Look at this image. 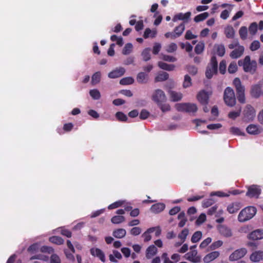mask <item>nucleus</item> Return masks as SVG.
I'll return each instance as SVG.
<instances>
[{
	"label": "nucleus",
	"mask_w": 263,
	"mask_h": 263,
	"mask_svg": "<svg viewBox=\"0 0 263 263\" xmlns=\"http://www.w3.org/2000/svg\"><path fill=\"white\" fill-rule=\"evenodd\" d=\"M238 64L242 66L243 70L252 74L255 73L257 69V62L255 60L251 61L250 57L247 55L243 60H239Z\"/></svg>",
	"instance_id": "f257e3e1"
},
{
	"label": "nucleus",
	"mask_w": 263,
	"mask_h": 263,
	"mask_svg": "<svg viewBox=\"0 0 263 263\" xmlns=\"http://www.w3.org/2000/svg\"><path fill=\"white\" fill-rule=\"evenodd\" d=\"M189 230L187 229H184L178 235V238L182 241V242H184L187 236L189 234Z\"/></svg>",
	"instance_id": "49530a36"
},
{
	"label": "nucleus",
	"mask_w": 263,
	"mask_h": 263,
	"mask_svg": "<svg viewBox=\"0 0 263 263\" xmlns=\"http://www.w3.org/2000/svg\"><path fill=\"white\" fill-rule=\"evenodd\" d=\"M185 258L194 263L200 261V257L197 256V251L196 250H191L185 255Z\"/></svg>",
	"instance_id": "9b49d317"
},
{
	"label": "nucleus",
	"mask_w": 263,
	"mask_h": 263,
	"mask_svg": "<svg viewBox=\"0 0 263 263\" xmlns=\"http://www.w3.org/2000/svg\"><path fill=\"white\" fill-rule=\"evenodd\" d=\"M204 47V44L202 43H199L195 46V52L198 54H200L202 52Z\"/></svg>",
	"instance_id": "4d7b16f0"
},
{
	"label": "nucleus",
	"mask_w": 263,
	"mask_h": 263,
	"mask_svg": "<svg viewBox=\"0 0 263 263\" xmlns=\"http://www.w3.org/2000/svg\"><path fill=\"white\" fill-rule=\"evenodd\" d=\"M50 263H61V259L58 255L53 254L50 257Z\"/></svg>",
	"instance_id": "774afa93"
},
{
	"label": "nucleus",
	"mask_w": 263,
	"mask_h": 263,
	"mask_svg": "<svg viewBox=\"0 0 263 263\" xmlns=\"http://www.w3.org/2000/svg\"><path fill=\"white\" fill-rule=\"evenodd\" d=\"M49 240L51 242L58 245H62L64 242V239L62 237L57 236L50 237Z\"/></svg>",
	"instance_id": "f704fd0d"
},
{
	"label": "nucleus",
	"mask_w": 263,
	"mask_h": 263,
	"mask_svg": "<svg viewBox=\"0 0 263 263\" xmlns=\"http://www.w3.org/2000/svg\"><path fill=\"white\" fill-rule=\"evenodd\" d=\"M177 49V46L176 44L174 43H171L167 47L166 49V51L168 53H172L176 51Z\"/></svg>",
	"instance_id": "6e6d98bb"
},
{
	"label": "nucleus",
	"mask_w": 263,
	"mask_h": 263,
	"mask_svg": "<svg viewBox=\"0 0 263 263\" xmlns=\"http://www.w3.org/2000/svg\"><path fill=\"white\" fill-rule=\"evenodd\" d=\"M223 100L229 106L232 107L236 104V98L233 89L230 87H227L223 94Z\"/></svg>",
	"instance_id": "20e7f679"
},
{
	"label": "nucleus",
	"mask_w": 263,
	"mask_h": 263,
	"mask_svg": "<svg viewBox=\"0 0 263 263\" xmlns=\"http://www.w3.org/2000/svg\"><path fill=\"white\" fill-rule=\"evenodd\" d=\"M212 241V238L210 237H208L205 239H204L202 242L200 243L199 247L201 249L205 248L208 245H209Z\"/></svg>",
	"instance_id": "69168bd1"
},
{
	"label": "nucleus",
	"mask_w": 263,
	"mask_h": 263,
	"mask_svg": "<svg viewBox=\"0 0 263 263\" xmlns=\"http://www.w3.org/2000/svg\"><path fill=\"white\" fill-rule=\"evenodd\" d=\"M165 205L162 203H157L152 205L151 211L154 213H159L165 209Z\"/></svg>",
	"instance_id": "393cba45"
},
{
	"label": "nucleus",
	"mask_w": 263,
	"mask_h": 263,
	"mask_svg": "<svg viewBox=\"0 0 263 263\" xmlns=\"http://www.w3.org/2000/svg\"><path fill=\"white\" fill-rule=\"evenodd\" d=\"M233 84L236 89L238 101L240 103H245L246 101L245 95V88L244 86L242 85L240 79L238 78H235L233 80Z\"/></svg>",
	"instance_id": "7ed1b4c3"
},
{
	"label": "nucleus",
	"mask_w": 263,
	"mask_h": 263,
	"mask_svg": "<svg viewBox=\"0 0 263 263\" xmlns=\"http://www.w3.org/2000/svg\"><path fill=\"white\" fill-rule=\"evenodd\" d=\"M176 108L178 111H182L188 113H195L198 110L196 104L191 103L177 104L176 105Z\"/></svg>",
	"instance_id": "423d86ee"
},
{
	"label": "nucleus",
	"mask_w": 263,
	"mask_h": 263,
	"mask_svg": "<svg viewBox=\"0 0 263 263\" xmlns=\"http://www.w3.org/2000/svg\"><path fill=\"white\" fill-rule=\"evenodd\" d=\"M260 44L258 41L255 40L252 42L250 45V49L251 51H255L260 48Z\"/></svg>",
	"instance_id": "5fc2aeb1"
},
{
	"label": "nucleus",
	"mask_w": 263,
	"mask_h": 263,
	"mask_svg": "<svg viewBox=\"0 0 263 263\" xmlns=\"http://www.w3.org/2000/svg\"><path fill=\"white\" fill-rule=\"evenodd\" d=\"M101 80V72L99 71L95 72L91 77V83L95 85L100 82Z\"/></svg>",
	"instance_id": "37998d69"
},
{
	"label": "nucleus",
	"mask_w": 263,
	"mask_h": 263,
	"mask_svg": "<svg viewBox=\"0 0 263 263\" xmlns=\"http://www.w3.org/2000/svg\"><path fill=\"white\" fill-rule=\"evenodd\" d=\"M219 252L218 251H213L207 255H206L203 258V261L204 262L209 263L219 256Z\"/></svg>",
	"instance_id": "aec40b11"
},
{
	"label": "nucleus",
	"mask_w": 263,
	"mask_h": 263,
	"mask_svg": "<svg viewBox=\"0 0 263 263\" xmlns=\"http://www.w3.org/2000/svg\"><path fill=\"white\" fill-rule=\"evenodd\" d=\"M125 220V217L122 215H117L113 216L111 219V221L114 224H119L124 222Z\"/></svg>",
	"instance_id": "e433bc0d"
},
{
	"label": "nucleus",
	"mask_w": 263,
	"mask_h": 263,
	"mask_svg": "<svg viewBox=\"0 0 263 263\" xmlns=\"http://www.w3.org/2000/svg\"><path fill=\"white\" fill-rule=\"evenodd\" d=\"M137 81L139 83L145 84L148 81V74L144 72H140L138 73Z\"/></svg>",
	"instance_id": "5701e85b"
},
{
	"label": "nucleus",
	"mask_w": 263,
	"mask_h": 263,
	"mask_svg": "<svg viewBox=\"0 0 263 263\" xmlns=\"http://www.w3.org/2000/svg\"><path fill=\"white\" fill-rule=\"evenodd\" d=\"M237 70V66L235 62H231L228 67V72L230 73H234Z\"/></svg>",
	"instance_id": "864d4df0"
},
{
	"label": "nucleus",
	"mask_w": 263,
	"mask_h": 263,
	"mask_svg": "<svg viewBox=\"0 0 263 263\" xmlns=\"http://www.w3.org/2000/svg\"><path fill=\"white\" fill-rule=\"evenodd\" d=\"M133 45L131 43L126 44L122 50V53L124 55L129 54L132 51Z\"/></svg>",
	"instance_id": "3c124183"
},
{
	"label": "nucleus",
	"mask_w": 263,
	"mask_h": 263,
	"mask_svg": "<svg viewBox=\"0 0 263 263\" xmlns=\"http://www.w3.org/2000/svg\"><path fill=\"white\" fill-rule=\"evenodd\" d=\"M178 219L180 220V222L178 223V227L180 228L183 227L187 221V219L185 216V213L184 212H181L178 215Z\"/></svg>",
	"instance_id": "c9c22d12"
},
{
	"label": "nucleus",
	"mask_w": 263,
	"mask_h": 263,
	"mask_svg": "<svg viewBox=\"0 0 263 263\" xmlns=\"http://www.w3.org/2000/svg\"><path fill=\"white\" fill-rule=\"evenodd\" d=\"M248 133L251 135H257L260 133L259 126L255 124H250L246 128Z\"/></svg>",
	"instance_id": "a878e982"
},
{
	"label": "nucleus",
	"mask_w": 263,
	"mask_h": 263,
	"mask_svg": "<svg viewBox=\"0 0 263 263\" xmlns=\"http://www.w3.org/2000/svg\"><path fill=\"white\" fill-rule=\"evenodd\" d=\"M157 252V249L154 245H151L146 250V257L147 259L151 258Z\"/></svg>",
	"instance_id": "bb28decb"
},
{
	"label": "nucleus",
	"mask_w": 263,
	"mask_h": 263,
	"mask_svg": "<svg viewBox=\"0 0 263 263\" xmlns=\"http://www.w3.org/2000/svg\"><path fill=\"white\" fill-rule=\"evenodd\" d=\"M157 33V32L156 30L155 29V30H151L150 28H147L144 31V32L143 34V37L144 39H147L149 37L154 38L156 36Z\"/></svg>",
	"instance_id": "473e14b6"
},
{
	"label": "nucleus",
	"mask_w": 263,
	"mask_h": 263,
	"mask_svg": "<svg viewBox=\"0 0 263 263\" xmlns=\"http://www.w3.org/2000/svg\"><path fill=\"white\" fill-rule=\"evenodd\" d=\"M218 230L220 234L224 237H228L232 236L231 229L226 226L222 225L219 226Z\"/></svg>",
	"instance_id": "b1692460"
},
{
	"label": "nucleus",
	"mask_w": 263,
	"mask_h": 263,
	"mask_svg": "<svg viewBox=\"0 0 263 263\" xmlns=\"http://www.w3.org/2000/svg\"><path fill=\"white\" fill-rule=\"evenodd\" d=\"M191 15V12L189 11L183 14L182 13H179L176 14L173 18V22H176L178 20L183 21L184 23H187Z\"/></svg>",
	"instance_id": "4468645a"
},
{
	"label": "nucleus",
	"mask_w": 263,
	"mask_h": 263,
	"mask_svg": "<svg viewBox=\"0 0 263 263\" xmlns=\"http://www.w3.org/2000/svg\"><path fill=\"white\" fill-rule=\"evenodd\" d=\"M250 258L253 262H259L263 258V252L260 251H255L250 255Z\"/></svg>",
	"instance_id": "4be33fe9"
},
{
	"label": "nucleus",
	"mask_w": 263,
	"mask_h": 263,
	"mask_svg": "<svg viewBox=\"0 0 263 263\" xmlns=\"http://www.w3.org/2000/svg\"><path fill=\"white\" fill-rule=\"evenodd\" d=\"M244 47L242 46H238V47L233 50L230 53V57L232 59H237L241 56L244 52Z\"/></svg>",
	"instance_id": "6ab92c4d"
},
{
	"label": "nucleus",
	"mask_w": 263,
	"mask_h": 263,
	"mask_svg": "<svg viewBox=\"0 0 263 263\" xmlns=\"http://www.w3.org/2000/svg\"><path fill=\"white\" fill-rule=\"evenodd\" d=\"M216 53L219 57H222L225 53V47L223 45H218L216 46Z\"/></svg>",
	"instance_id": "de8ad7c7"
},
{
	"label": "nucleus",
	"mask_w": 263,
	"mask_h": 263,
	"mask_svg": "<svg viewBox=\"0 0 263 263\" xmlns=\"http://www.w3.org/2000/svg\"><path fill=\"white\" fill-rule=\"evenodd\" d=\"M141 55L144 61H148L151 59V49L149 48H145L143 50Z\"/></svg>",
	"instance_id": "ea45409f"
},
{
	"label": "nucleus",
	"mask_w": 263,
	"mask_h": 263,
	"mask_svg": "<svg viewBox=\"0 0 263 263\" xmlns=\"http://www.w3.org/2000/svg\"><path fill=\"white\" fill-rule=\"evenodd\" d=\"M162 59L165 61L169 62H174L177 61V59L175 57L166 54L163 55Z\"/></svg>",
	"instance_id": "0e129e2a"
},
{
	"label": "nucleus",
	"mask_w": 263,
	"mask_h": 263,
	"mask_svg": "<svg viewBox=\"0 0 263 263\" xmlns=\"http://www.w3.org/2000/svg\"><path fill=\"white\" fill-rule=\"evenodd\" d=\"M215 202V200L212 198L207 199L203 201L202 205L204 208H208L212 205Z\"/></svg>",
	"instance_id": "338daca9"
},
{
	"label": "nucleus",
	"mask_w": 263,
	"mask_h": 263,
	"mask_svg": "<svg viewBox=\"0 0 263 263\" xmlns=\"http://www.w3.org/2000/svg\"><path fill=\"white\" fill-rule=\"evenodd\" d=\"M197 99L202 105H206L209 102V95L207 92L202 90L197 94Z\"/></svg>",
	"instance_id": "ddd939ff"
},
{
	"label": "nucleus",
	"mask_w": 263,
	"mask_h": 263,
	"mask_svg": "<svg viewBox=\"0 0 263 263\" xmlns=\"http://www.w3.org/2000/svg\"><path fill=\"white\" fill-rule=\"evenodd\" d=\"M224 34L228 39H233L235 36V30L231 26H228L224 29Z\"/></svg>",
	"instance_id": "cd10ccee"
},
{
	"label": "nucleus",
	"mask_w": 263,
	"mask_h": 263,
	"mask_svg": "<svg viewBox=\"0 0 263 263\" xmlns=\"http://www.w3.org/2000/svg\"><path fill=\"white\" fill-rule=\"evenodd\" d=\"M90 253L92 256L98 257L102 261H105V255L101 249L99 248H92L90 249Z\"/></svg>",
	"instance_id": "a211bd4d"
},
{
	"label": "nucleus",
	"mask_w": 263,
	"mask_h": 263,
	"mask_svg": "<svg viewBox=\"0 0 263 263\" xmlns=\"http://www.w3.org/2000/svg\"><path fill=\"white\" fill-rule=\"evenodd\" d=\"M152 100L158 105L165 102L166 97L163 91L158 89L154 92L152 96Z\"/></svg>",
	"instance_id": "6e6552de"
},
{
	"label": "nucleus",
	"mask_w": 263,
	"mask_h": 263,
	"mask_svg": "<svg viewBox=\"0 0 263 263\" xmlns=\"http://www.w3.org/2000/svg\"><path fill=\"white\" fill-rule=\"evenodd\" d=\"M168 93L170 96L171 100L173 102L179 101L182 99L183 97L182 93L175 91L170 90Z\"/></svg>",
	"instance_id": "412c9836"
},
{
	"label": "nucleus",
	"mask_w": 263,
	"mask_h": 263,
	"mask_svg": "<svg viewBox=\"0 0 263 263\" xmlns=\"http://www.w3.org/2000/svg\"><path fill=\"white\" fill-rule=\"evenodd\" d=\"M115 116L119 121L126 122L128 119L127 116L121 111L116 112Z\"/></svg>",
	"instance_id": "a18cd8bd"
},
{
	"label": "nucleus",
	"mask_w": 263,
	"mask_h": 263,
	"mask_svg": "<svg viewBox=\"0 0 263 263\" xmlns=\"http://www.w3.org/2000/svg\"><path fill=\"white\" fill-rule=\"evenodd\" d=\"M257 24L256 22H253L250 25L248 30L251 35H254L257 31Z\"/></svg>",
	"instance_id": "a19ab883"
},
{
	"label": "nucleus",
	"mask_w": 263,
	"mask_h": 263,
	"mask_svg": "<svg viewBox=\"0 0 263 263\" xmlns=\"http://www.w3.org/2000/svg\"><path fill=\"white\" fill-rule=\"evenodd\" d=\"M219 72L220 73L223 74L226 71V62L225 60H222L219 64Z\"/></svg>",
	"instance_id": "bf43d9fd"
},
{
	"label": "nucleus",
	"mask_w": 263,
	"mask_h": 263,
	"mask_svg": "<svg viewBox=\"0 0 263 263\" xmlns=\"http://www.w3.org/2000/svg\"><path fill=\"white\" fill-rule=\"evenodd\" d=\"M218 72V62L216 57L212 56L210 64L207 66L205 71V76L208 79H211L214 74Z\"/></svg>",
	"instance_id": "39448f33"
},
{
	"label": "nucleus",
	"mask_w": 263,
	"mask_h": 263,
	"mask_svg": "<svg viewBox=\"0 0 263 263\" xmlns=\"http://www.w3.org/2000/svg\"><path fill=\"white\" fill-rule=\"evenodd\" d=\"M123 204V202L122 201H118L116 202H114L113 203L110 204L108 206V209L109 210H112L116 208H117L118 207L121 206Z\"/></svg>",
	"instance_id": "680f3d73"
},
{
	"label": "nucleus",
	"mask_w": 263,
	"mask_h": 263,
	"mask_svg": "<svg viewBox=\"0 0 263 263\" xmlns=\"http://www.w3.org/2000/svg\"><path fill=\"white\" fill-rule=\"evenodd\" d=\"M185 30V25L184 23H181L179 26L176 27L174 29V32L177 36L179 37L181 35Z\"/></svg>",
	"instance_id": "72a5a7b5"
},
{
	"label": "nucleus",
	"mask_w": 263,
	"mask_h": 263,
	"mask_svg": "<svg viewBox=\"0 0 263 263\" xmlns=\"http://www.w3.org/2000/svg\"><path fill=\"white\" fill-rule=\"evenodd\" d=\"M169 74L166 72H161L159 73L155 78L156 82H162L165 81L168 79Z\"/></svg>",
	"instance_id": "2f4dec72"
},
{
	"label": "nucleus",
	"mask_w": 263,
	"mask_h": 263,
	"mask_svg": "<svg viewBox=\"0 0 263 263\" xmlns=\"http://www.w3.org/2000/svg\"><path fill=\"white\" fill-rule=\"evenodd\" d=\"M242 205L240 202H234L230 203L227 206V211L230 214H233L238 211Z\"/></svg>",
	"instance_id": "f3484780"
},
{
	"label": "nucleus",
	"mask_w": 263,
	"mask_h": 263,
	"mask_svg": "<svg viewBox=\"0 0 263 263\" xmlns=\"http://www.w3.org/2000/svg\"><path fill=\"white\" fill-rule=\"evenodd\" d=\"M155 230V228H151L149 229H148L142 235V237L144 238V242H147L149 241L151 238L152 236L151 235V234L153 233Z\"/></svg>",
	"instance_id": "7c9ffc66"
},
{
	"label": "nucleus",
	"mask_w": 263,
	"mask_h": 263,
	"mask_svg": "<svg viewBox=\"0 0 263 263\" xmlns=\"http://www.w3.org/2000/svg\"><path fill=\"white\" fill-rule=\"evenodd\" d=\"M125 72L123 67H119L110 72L108 76L109 78L115 79L122 76Z\"/></svg>",
	"instance_id": "dca6fc26"
},
{
	"label": "nucleus",
	"mask_w": 263,
	"mask_h": 263,
	"mask_svg": "<svg viewBox=\"0 0 263 263\" xmlns=\"http://www.w3.org/2000/svg\"><path fill=\"white\" fill-rule=\"evenodd\" d=\"M89 94L94 100H99L101 98L100 91L96 89L90 90Z\"/></svg>",
	"instance_id": "09e8293b"
},
{
	"label": "nucleus",
	"mask_w": 263,
	"mask_h": 263,
	"mask_svg": "<svg viewBox=\"0 0 263 263\" xmlns=\"http://www.w3.org/2000/svg\"><path fill=\"white\" fill-rule=\"evenodd\" d=\"M223 244V242L221 240H217L212 243L210 246V249L212 250H215L221 247Z\"/></svg>",
	"instance_id": "e2e57ef3"
},
{
	"label": "nucleus",
	"mask_w": 263,
	"mask_h": 263,
	"mask_svg": "<svg viewBox=\"0 0 263 263\" xmlns=\"http://www.w3.org/2000/svg\"><path fill=\"white\" fill-rule=\"evenodd\" d=\"M126 234V230L122 228L115 230L112 233L113 236L117 238H122L125 237Z\"/></svg>",
	"instance_id": "c85d7f7f"
},
{
	"label": "nucleus",
	"mask_w": 263,
	"mask_h": 263,
	"mask_svg": "<svg viewBox=\"0 0 263 263\" xmlns=\"http://www.w3.org/2000/svg\"><path fill=\"white\" fill-rule=\"evenodd\" d=\"M134 82V79L130 77L123 78L120 81V84L122 85L132 84Z\"/></svg>",
	"instance_id": "79ce46f5"
},
{
	"label": "nucleus",
	"mask_w": 263,
	"mask_h": 263,
	"mask_svg": "<svg viewBox=\"0 0 263 263\" xmlns=\"http://www.w3.org/2000/svg\"><path fill=\"white\" fill-rule=\"evenodd\" d=\"M261 194V189L259 185H252L248 187V191L246 193V196L250 198H258Z\"/></svg>",
	"instance_id": "1a4fd4ad"
},
{
	"label": "nucleus",
	"mask_w": 263,
	"mask_h": 263,
	"mask_svg": "<svg viewBox=\"0 0 263 263\" xmlns=\"http://www.w3.org/2000/svg\"><path fill=\"white\" fill-rule=\"evenodd\" d=\"M248 238L253 240H257L263 238V230L257 229L249 234Z\"/></svg>",
	"instance_id": "2eb2a0df"
},
{
	"label": "nucleus",
	"mask_w": 263,
	"mask_h": 263,
	"mask_svg": "<svg viewBox=\"0 0 263 263\" xmlns=\"http://www.w3.org/2000/svg\"><path fill=\"white\" fill-rule=\"evenodd\" d=\"M209 14L208 12H203L196 15L194 17V20L196 23L200 22L205 20L209 16Z\"/></svg>",
	"instance_id": "58836bf2"
},
{
	"label": "nucleus",
	"mask_w": 263,
	"mask_h": 263,
	"mask_svg": "<svg viewBox=\"0 0 263 263\" xmlns=\"http://www.w3.org/2000/svg\"><path fill=\"white\" fill-rule=\"evenodd\" d=\"M252 97L258 98L262 96L261 86L260 84H255L252 86L250 91Z\"/></svg>",
	"instance_id": "f8f14e48"
},
{
	"label": "nucleus",
	"mask_w": 263,
	"mask_h": 263,
	"mask_svg": "<svg viewBox=\"0 0 263 263\" xmlns=\"http://www.w3.org/2000/svg\"><path fill=\"white\" fill-rule=\"evenodd\" d=\"M243 120L247 122L252 121L255 116L256 111L250 104H248L243 111Z\"/></svg>",
	"instance_id": "0eeeda50"
},
{
	"label": "nucleus",
	"mask_w": 263,
	"mask_h": 263,
	"mask_svg": "<svg viewBox=\"0 0 263 263\" xmlns=\"http://www.w3.org/2000/svg\"><path fill=\"white\" fill-rule=\"evenodd\" d=\"M239 34L241 40H246L248 35L247 28L246 26L241 27L239 30Z\"/></svg>",
	"instance_id": "4c0bfd02"
},
{
	"label": "nucleus",
	"mask_w": 263,
	"mask_h": 263,
	"mask_svg": "<svg viewBox=\"0 0 263 263\" xmlns=\"http://www.w3.org/2000/svg\"><path fill=\"white\" fill-rule=\"evenodd\" d=\"M247 253L246 248H240L235 250L229 256V259L231 261L237 260L243 257Z\"/></svg>",
	"instance_id": "9d476101"
},
{
	"label": "nucleus",
	"mask_w": 263,
	"mask_h": 263,
	"mask_svg": "<svg viewBox=\"0 0 263 263\" xmlns=\"http://www.w3.org/2000/svg\"><path fill=\"white\" fill-rule=\"evenodd\" d=\"M230 131L231 134L235 135H243L244 133H243L240 129L236 127H232L230 128Z\"/></svg>",
	"instance_id": "13d9d810"
},
{
	"label": "nucleus",
	"mask_w": 263,
	"mask_h": 263,
	"mask_svg": "<svg viewBox=\"0 0 263 263\" xmlns=\"http://www.w3.org/2000/svg\"><path fill=\"white\" fill-rule=\"evenodd\" d=\"M40 251L43 253L50 254L54 252V249L52 247L43 246L41 248Z\"/></svg>",
	"instance_id": "052dcab7"
},
{
	"label": "nucleus",
	"mask_w": 263,
	"mask_h": 263,
	"mask_svg": "<svg viewBox=\"0 0 263 263\" xmlns=\"http://www.w3.org/2000/svg\"><path fill=\"white\" fill-rule=\"evenodd\" d=\"M192 85V79L191 77L188 75L186 74L184 76V81L183 83V87L184 88L189 87Z\"/></svg>",
	"instance_id": "8fccbe9b"
},
{
	"label": "nucleus",
	"mask_w": 263,
	"mask_h": 263,
	"mask_svg": "<svg viewBox=\"0 0 263 263\" xmlns=\"http://www.w3.org/2000/svg\"><path fill=\"white\" fill-rule=\"evenodd\" d=\"M202 237V233L200 231L195 232L191 238V241L193 243H196L199 241Z\"/></svg>",
	"instance_id": "c03bdc74"
},
{
	"label": "nucleus",
	"mask_w": 263,
	"mask_h": 263,
	"mask_svg": "<svg viewBox=\"0 0 263 263\" xmlns=\"http://www.w3.org/2000/svg\"><path fill=\"white\" fill-rule=\"evenodd\" d=\"M256 209L254 206H248L242 210L238 216L239 221L243 222L252 218L256 213Z\"/></svg>",
	"instance_id": "f03ea898"
},
{
	"label": "nucleus",
	"mask_w": 263,
	"mask_h": 263,
	"mask_svg": "<svg viewBox=\"0 0 263 263\" xmlns=\"http://www.w3.org/2000/svg\"><path fill=\"white\" fill-rule=\"evenodd\" d=\"M158 65L161 69L167 71H172L175 67L174 64H168L163 62H159Z\"/></svg>",
	"instance_id": "c756f323"
},
{
	"label": "nucleus",
	"mask_w": 263,
	"mask_h": 263,
	"mask_svg": "<svg viewBox=\"0 0 263 263\" xmlns=\"http://www.w3.org/2000/svg\"><path fill=\"white\" fill-rule=\"evenodd\" d=\"M241 113V108H240L237 111H231L228 114V117L230 119L235 120L237 117H238L240 115Z\"/></svg>",
	"instance_id": "603ef678"
}]
</instances>
